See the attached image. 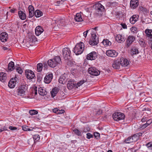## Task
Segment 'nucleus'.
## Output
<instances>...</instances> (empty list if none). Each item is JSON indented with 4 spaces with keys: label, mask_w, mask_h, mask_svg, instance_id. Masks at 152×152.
Wrapping results in <instances>:
<instances>
[{
    "label": "nucleus",
    "mask_w": 152,
    "mask_h": 152,
    "mask_svg": "<svg viewBox=\"0 0 152 152\" xmlns=\"http://www.w3.org/2000/svg\"><path fill=\"white\" fill-rule=\"evenodd\" d=\"M53 78V74L52 73H48L44 79V82L45 83L49 84L52 81Z\"/></svg>",
    "instance_id": "11"
},
{
    "label": "nucleus",
    "mask_w": 152,
    "mask_h": 152,
    "mask_svg": "<svg viewBox=\"0 0 152 152\" xmlns=\"http://www.w3.org/2000/svg\"><path fill=\"white\" fill-rule=\"evenodd\" d=\"M29 38L30 39L29 41L32 42H35L37 41V39L35 36L33 34H30L29 35Z\"/></svg>",
    "instance_id": "30"
},
{
    "label": "nucleus",
    "mask_w": 152,
    "mask_h": 152,
    "mask_svg": "<svg viewBox=\"0 0 152 152\" xmlns=\"http://www.w3.org/2000/svg\"><path fill=\"white\" fill-rule=\"evenodd\" d=\"M22 129L24 131H30L32 130L29 128V127L26 126H22Z\"/></svg>",
    "instance_id": "42"
},
{
    "label": "nucleus",
    "mask_w": 152,
    "mask_h": 152,
    "mask_svg": "<svg viewBox=\"0 0 152 152\" xmlns=\"http://www.w3.org/2000/svg\"><path fill=\"white\" fill-rule=\"evenodd\" d=\"M86 137L88 139H90L91 138H93L94 135L90 133H88L86 134Z\"/></svg>",
    "instance_id": "47"
},
{
    "label": "nucleus",
    "mask_w": 152,
    "mask_h": 152,
    "mask_svg": "<svg viewBox=\"0 0 152 152\" xmlns=\"http://www.w3.org/2000/svg\"><path fill=\"white\" fill-rule=\"evenodd\" d=\"M91 38L89 42V43L91 45H95L97 44L99 40L97 38H96V35L95 32H92L91 33Z\"/></svg>",
    "instance_id": "4"
},
{
    "label": "nucleus",
    "mask_w": 152,
    "mask_h": 152,
    "mask_svg": "<svg viewBox=\"0 0 152 152\" xmlns=\"http://www.w3.org/2000/svg\"><path fill=\"white\" fill-rule=\"evenodd\" d=\"M97 53L95 52H92L87 55V59L88 60H94L97 58Z\"/></svg>",
    "instance_id": "13"
},
{
    "label": "nucleus",
    "mask_w": 152,
    "mask_h": 152,
    "mask_svg": "<svg viewBox=\"0 0 152 152\" xmlns=\"http://www.w3.org/2000/svg\"><path fill=\"white\" fill-rule=\"evenodd\" d=\"M28 9L29 11H34V7L31 5H29L28 7Z\"/></svg>",
    "instance_id": "50"
},
{
    "label": "nucleus",
    "mask_w": 152,
    "mask_h": 152,
    "mask_svg": "<svg viewBox=\"0 0 152 152\" xmlns=\"http://www.w3.org/2000/svg\"><path fill=\"white\" fill-rule=\"evenodd\" d=\"M33 138L34 142L38 141L40 139L39 136L38 134L34 135Z\"/></svg>",
    "instance_id": "38"
},
{
    "label": "nucleus",
    "mask_w": 152,
    "mask_h": 152,
    "mask_svg": "<svg viewBox=\"0 0 152 152\" xmlns=\"http://www.w3.org/2000/svg\"><path fill=\"white\" fill-rule=\"evenodd\" d=\"M146 146L150 149H152V142H150L146 144Z\"/></svg>",
    "instance_id": "44"
},
{
    "label": "nucleus",
    "mask_w": 152,
    "mask_h": 152,
    "mask_svg": "<svg viewBox=\"0 0 152 152\" xmlns=\"http://www.w3.org/2000/svg\"><path fill=\"white\" fill-rule=\"evenodd\" d=\"M29 18H32L34 14V11H29Z\"/></svg>",
    "instance_id": "48"
},
{
    "label": "nucleus",
    "mask_w": 152,
    "mask_h": 152,
    "mask_svg": "<svg viewBox=\"0 0 152 152\" xmlns=\"http://www.w3.org/2000/svg\"><path fill=\"white\" fill-rule=\"evenodd\" d=\"M115 39L118 42L121 43L124 42L125 41V39L124 36L119 34L116 37Z\"/></svg>",
    "instance_id": "21"
},
{
    "label": "nucleus",
    "mask_w": 152,
    "mask_h": 152,
    "mask_svg": "<svg viewBox=\"0 0 152 152\" xmlns=\"http://www.w3.org/2000/svg\"><path fill=\"white\" fill-rule=\"evenodd\" d=\"M89 30H87V31H86L84 32L83 33V36H84L85 37H86L87 35V33L88 32V31H89Z\"/></svg>",
    "instance_id": "58"
},
{
    "label": "nucleus",
    "mask_w": 152,
    "mask_h": 152,
    "mask_svg": "<svg viewBox=\"0 0 152 152\" xmlns=\"http://www.w3.org/2000/svg\"><path fill=\"white\" fill-rule=\"evenodd\" d=\"M38 113L37 111L35 110H31L29 111V113L31 115H34L37 114Z\"/></svg>",
    "instance_id": "41"
},
{
    "label": "nucleus",
    "mask_w": 152,
    "mask_h": 152,
    "mask_svg": "<svg viewBox=\"0 0 152 152\" xmlns=\"http://www.w3.org/2000/svg\"><path fill=\"white\" fill-rule=\"evenodd\" d=\"M121 25L122 27L124 29H126L127 28V26L126 25L125 23H121Z\"/></svg>",
    "instance_id": "55"
},
{
    "label": "nucleus",
    "mask_w": 152,
    "mask_h": 152,
    "mask_svg": "<svg viewBox=\"0 0 152 152\" xmlns=\"http://www.w3.org/2000/svg\"><path fill=\"white\" fill-rule=\"evenodd\" d=\"M139 43L142 47H145V41L143 39H140L139 40Z\"/></svg>",
    "instance_id": "39"
},
{
    "label": "nucleus",
    "mask_w": 152,
    "mask_h": 152,
    "mask_svg": "<svg viewBox=\"0 0 152 152\" xmlns=\"http://www.w3.org/2000/svg\"><path fill=\"white\" fill-rule=\"evenodd\" d=\"M120 65L122 66H127L129 64V61L127 59L124 57H121L120 61Z\"/></svg>",
    "instance_id": "14"
},
{
    "label": "nucleus",
    "mask_w": 152,
    "mask_h": 152,
    "mask_svg": "<svg viewBox=\"0 0 152 152\" xmlns=\"http://www.w3.org/2000/svg\"><path fill=\"white\" fill-rule=\"evenodd\" d=\"M102 43L104 46H110L111 45V42L107 39H104Z\"/></svg>",
    "instance_id": "33"
},
{
    "label": "nucleus",
    "mask_w": 152,
    "mask_h": 152,
    "mask_svg": "<svg viewBox=\"0 0 152 152\" xmlns=\"http://www.w3.org/2000/svg\"><path fill=\"white\" fill-rule=\"evenodd\" d=\"M65 112V111L64 110H58V114H62V113H63Z\"/></svg>",
    "instance_id": "54"
},
{
    "label": "nucleus",
    "mask_w": 152,
    "mask_h": 152,
    "mask_svg": "<svg viewBox=\"0 0 152 152\" xmlns=\"http://www.w3.org/2000/svg\"><path fill=\"white\" fill-rule=\"evenodd\" d=\"M9 128L11 130H15L17 129V128L15 127H13L12 126H10Z\"/></svg>",
    "instance_id": "56"
},
{
    "label": "nucleus",
    "mask_w": 152,
    "mask_h": 152,
    "mask_svg": "<svg viewBox=\"0 0 152 152\" xmlns=\"http://www.w3.org/2000/svg\"><path fill=\"white\" fill-rule=\"evenodd\" d=\"M7 79V74L4 72L0 73V80L3 82H5Z\"/></svg>",
    "instance_id": "25"
},
{
    "label": "nucleus",
    "mask_w": 152,
    "mask_h": 152,
    "mask_svg": "<svg viewBox=\"0 0 152 152\" xmlns=\"http://www.w3.org/2000/svg\"><path fill=\"white\" fill-rule=\"evenodd\" d=\"M43 65L42 64L39 63L37 65V69L38 72H40L42 71V68Z\"/></svg>",
    "instance_id": "35"
},
{
    "label": "nucleus",
    "mask_w": 152,
    "mask_h": 152,
    "mask_svg": "<svg viewBox=\"0 0 152 152\" xmlns=\"http://www.w3.org/2000/svg\"><path fill=\"white\" fill-rule=\"evenodd\" d=\"M135 37L133 36H129L126 39L125 42L126 46L128 48L132 44L135 40Z\"/></svg>",
    "instance_id": "7"
},
{
    "label": "nucleus",
    "mask_w": 152,
    "mask_h": 152,
    "mask_svg": "<svg viewBox=\"0 0 152 152\" xmlns=\"http://www.w3.org/2000/svg\"><path fill=\"white\" fill-rule=\"evenodd\" d=\"M3 49L4 50H9L10 49H9V48H7L6 47H3Z\"/></svg>",
    "instance_id": "64"
},
{
    "label": "nucleus",
    "mask_w": 152,
    "mask_h": 152,
    "mask_svg": "<svg viewBox=\"0 0 152 152\" xmlns=\"http://www.w3.org/2000/svg\"><path fill=\"white\" fill-rule=\"evenodd\" d=\"M120 61L117 60L114 61L112 64V66L115 69H119L120 68Z\"/></svg>",
    "instance_id": "24"
},
{
    "label": "nucleus",
    "mask_w": 152,
    "mask_h": 152,
    "mask_svg": "<svg viewBox=\"0 0 152 152\" xmlns=\"http://www.w3.org/2000/svg\"><path fill=\"white\" fill-rule=\"evenodd\" d=\"M73 131L75 134L79 136H81V132L78 129L75 128Z\"/></svg>",
    "instance_id": "37"
},
{
    "label": "nucleus",
    "mask_w": 152,
    "mask_h": 152,
    "mask_svg": "<svg viewBox=\"0 0 152 152\" xmlns=\"http://www.w3.org/2000/svg\"><path fill=\"white\" fill-rule=\"evenodd\" d=\"M84 82L85 81L84 80H81L78 82L77 84H76V85H77V87H78L80 86L84 83Z\"/></svg>",
    "instance_id": "45"
},
{
    "label": "nucleus",
    "mask_w": 152,
    "mask_h": 152,
    "mask_svg": "<svg viewBox=\"0 0 152 152\" xmlns=\"http://www.w3.org/2000/svg\"><path fill=\"white\" fill-rule=\"evenodd\" d=\"M7 130L6 128L5 127H4L3 128H2L1 129H0V132H1L3 131Z\"/></svg>",
    "instance_id": "62"
},
{
    "label": "nucleus",
    "mask_w": 152,
    "mask_h": 152,
    "mask_svg": "<svg viewBox=\"0 0 152 152\" xmlns=\"http://www.w3.org/2000/svg\"><path fill=\"white\" fill-rule=\"evenodd\" d=\"M106 55L108 56L115 57L117 56L118 53L115 50H109L106 51Z\"/></svg>",
    "instance_id": "12"
},
{
    "label": "nucleus",
    "mask_w": 152,
    "mask_h": 152,
    "mask_svg": "<svg viewBox=\"0 0 152 152\" xmlns=\"http://www.w3.org/2000/svg\"><path fill=\"white\" fill-rule=\"evenodd\" d=\"M139 16L138 15H134L130 18V22L132 24H134L137 21Z\"/></svg>",
    "instance_id": "22"
},
{
    "label": "nucleus",
    "mask_w": 152,
    "mask_h": 152,
    "mask_svg": "<svg viewBox=\"0 0 152 152\" xmlns=\"http://www.w3.org/2000/svg\"><path fill=\"white\" fill-rule=\"evenodd\" d=\"M88 73L91 75L97 76L99 75V70L95 67H90L88 69Z\"/></svg>",
    "instance_id": "9"
},
{
    "label": "nucleus",
    "mask_w": 152,
    "mask_h": 152,
    "mask_svg": "<svg viewBox=\"0 0 152 152\" xmlns=\"http://www.w3.org/2000/svg\"><path fill=\"white\" fill-rule=\"evenodd\" d=\"M59 89L57 87L53 88L51 91V94L52 97H54L58 93Z\"/></svg>",
    "instance_id": "28"
},
{
    "label": "nucleus",
    "mask_w": 152,
    "mask_h": 152,
    "mask_svg": "<svg viewBox=\"0 0 152 152\" xmlns=\"http://www.w3.org/2000/svg\"><path fill=\"white\" fill-rule=\"evenodd\" d=\"M25 75L28 79L31 80L33 78L35 79L36 77L34 72L31 70L26 69L25 70Z\"/></svg>",
    "instance_id": "8"
},
{
    "label": "nucleus",
    "mask_w": 152,
    "mask_h": 152,
    "mask_svg": "<svg viewBox=\"0 0 152 152\" xmlns=\"http://www.w3.org/2000/svg\"><path fill=\"white\" fill-rule=\"evenodd\" d=\"M93 7L97 12H102L104 10V7L101 4L99 3L94 5Z\"/></svg>",
    "instance_id": "10"
},
{
    "label": "nucleus",
    "mask_w": 152,
    "mask_h": 152,
    "mask_svg": "<svg viewBox=\"0 0 152 152\" xmlns=\"http://www.w3.org/2000/svg\"><path fill=\"white\" fill-rule=\"evenodd\" d=\"M61 62V59L59 56H56L54 58L50 59L48 61V65L50 67L54 68L58 64Z\"/></svg>",
    "instance_id": "1"
},
{
    "label": "nucleus",
    "mask_w": 152,
    "mask_h": 152,
    "mask_svg": "<svg viewBox=\"0 0 152 152\" xmlns=\"http://www.w3.org/2000/svg\"><path fill=\"white\" fill-rule=\"evenodd\" d=\"M151 110L148 107L145 108L143 109V110L148 111H150Z\"/></svg>",
    "instance_id": "61"
},
{
    "label": "nucleus",
    "mask_w": 152,
    "mask_h": 152,
    "mask_svg": "<svg viewBox=\"0 0 152 152\" xmlns=\"http://www.w3.org/2000/svg\"><path fill=\"white\" fill-rule=\"evenodd\" d=\"M102 111L100 110H99L97 111L96 113H95V115L96 116H98V115L102 114Z\"/></svg>",
    "instance_id": "49"
},
{
    "label": "nucleus",
    "mask_w": 152,
    "mask_h": 152,
    "mask_svg": "<svg viewBox=\"0 0 152 152\" xmlns=\"http://www.w3.org/2000/svg\"><path fill=\"white\" fill-rule=\"evenodd\" d=\"M44 31L43 28L40 26H37L35 29V33L37 36L39 35Z\"/></svg>",
    "instance_id": "19"
},
{
    "label": "nucleus",
    "mask_w": 152,
    "mask_h": 152,
    "mask_svg": "<svg viewBox=\"0 0 152 152\" xmlns=\"http://www.w3.org/2000/svg\"><path fill=\"white\" fill-rule=\"evenodd\" d=\"M15 68L14 63L12 61H11L8 64V69L10 71H12Z\"/></svg>",
    "instance_id": "29"
},
{
    "label": "nucleus",
    "mask_w": 152,
    "mask_h": 152,
    "mask_svg": "<svg viewBox=\"0 0 152 152\" xmlns=\"http://www.w3.org/2000/svg\"><path fill=\"white\" fill-rule=\"evenodd\" d=\"M33 92H34V93L35 94V96L36 97V95L37 94V87L34 88V91H33Z\"/></svg>",
    "instance_id": "59"
},
{
    "label": "nucleus",
    "mask_w": 152,
    "mask_h": 152,
    "mask_svg": "<svg viewBox=\"0 0 152 152\" xmlns=\"http://www.w3.org/2000/svg\"><path fill=\"white\" fill-rule=\"evenodd\" d=\"M27 88V87L25 85H21L20 86L18 87L17 89L18 95L22 96L23 95L25 94Z\"/></svg>",
    "instance_id": "6"
},
{
    "label": "nucleus",
    "mask_w": 152,
    "mask_h": 152,
    "mask_svg": "<svg viewBox=\"0 0 152 152\" xmlns=\"http://www.w3.org/2000/svg\"><path fill=\"white\" fill-rule=\"evenodd\" d=\"M83 46H84L83 43L80 42L79 43L77 44L75 46L73 52L76 55L81 54L83 52L84 49V47Z\"/></svg>",
    "instance_id": "2"
},
{
    "label": "nucleus",
    "mask_w": 152,
    "mask_h": 152,
    "mask_svg": "<svg viewBox=\"0 0 152 152\" xmlns=\"http://www.w3.org/2000/svg\"><path fill=\"white\" fill-rule=\"evenodd\" d=\"M58 81L60 83L65 84L67 81L66 75L63 74L61 75Z\"/></svg>",
    "instance_id": "20"
},
{
    "label": "nucleus",
    "mask_w": 152,
    "mask_h": 152,
    "mask_svg": "<svg viewBox=\"0 0 152 152\" xmlns=\"http://www.w3.org/2000/svg\"><path fill=\"white\" fill-rule=\"evenodd\" d=\"M136 28L135 27H132L131 28V31L132 32H133L134 33H135L136 32Z\"/></svg>",
    "instance_id": "60"
},
{
    "label": "nucleus",
    "mask_w": 152,
    "mask_h": 152,
    "mask_svg": "<svg viewBox=\"0 0 152 152\" xmlns=\"http://www.w3.org/2000/svg\"><path fill=\"white\" fill-rule=\"evenodd\" d=\"M18 15L19 18L22 20H24L26 18V14L21 10L18 11Z\"/></svg>",
    "instance_id": "26"
},
{
    "label": "nucleus",
    "mask_w": 152,
    "mask_h": 152,
    "mask_svg": "<svg viewBox=\"0 0 152 152\" xmlns=\"http://www.w3.org/2000/svg\"><path fill=\"white\" fill-rule=\"evenodd\" d=\"M148 120V118L144 116L141 120V121L142 122H145Z\"/></svg>",
    "instance_id": "52"
},
{
    "label": "nucleus",
    "mask_w": 152,
    "mask_h": 152,
    "mask_svg": "<svg viewBox=\"0 0 152 152\" xmlns=\"http://www.w3.org/2000/svg\"><path fill=\"white\" fill-rule=\"evenodd\" d=\"M131 137L132 138H133V140L134 142H135L139 139L138 137L137 136V135H136L135 134H133Z\"/></svg>",
    "instance_id": "43"
},
{
    "label": "nucleus",
    "mask_w": 152,
    "mask_h": 152,
    "mask_svg": "<svg viewBox=\"0 0 152 152\" xmlns=\"http://www.w3.org/2000/svg\"><path fill=\"white\" fill-rule=\"evenodd\" d=\"M74 19L76 21L80 22L83 21L81 14L80 13H77L75 15Z\"/></svg>",
    "instance_id": "27"
},
{
    "label": "nucleus",
    "mask_w": 152,
    "mask_h": 152,
    "mask_svg": "<svg viewBox=\"0 0 152 152\" xmlns=\"http://www.w3.org/2000/svg\"><path fill=\"white\" fill-rule=\"evenodd\" d=\"M139 5L138 0H131L130 2V7L134 9L137 7Z\"/></svg>",
    "instance_id": "17"
},
{
    "label": "nucleus",
    "mask_w": 152,
    "mask_h": 152,
    "mask_svg": "<svg viewBox=\"0 0 152 152\" xmlns=\"http://www.w3.org/2000/svg\"><path fill=\"white\" fill-rule=\"evenodd\" d=\"M17 77H15L14 78H12L9 82L8 86L10 88H14L16 83Z\"/></svg>",
    "instance_id": "16"
},
{
    "label": "nucleus",
    "mask_w": 152,
    "mask_h": 152,
    "mask_svg": "<svg viewBox=\"0 0 152 152\" xmlns=\"http://www.w3.org/2000/svg\"><path fill=\"white\" fill-rule=\"evenodd\" d=\"M152 123V120H151V122L149 123L146 122L145 124H144L141 125L140 126V128L142 129H145L146 127H147L148 125H150Z\"/></svg>",
    "instance_id": "36"
},
{
    "label": "nucleus",
    "mask_w": 152,
    "mask_h": 152,
    "mask_svg": "<svg viewBox=\"0 0 152 152\" xmlns=\"http://www.w3.org/2000/svg\"><path fill=\"white\" fill-rule=\"evenodd\" d=\"M113 117L114 120L118 121L120 120H124L125 118V116L122 113L115 112L113 114Z\"/></svg>",
    "instance_id": "5"
},
{
    "label": "nucleus",
    "mask_w": 152,
    "mask_h": 152,
    "mask_svg": "<svg viewBox=\"0 0 152 152\" xmlns=\"http://www.w3.org/2000/svg\"><path fill=\"white\" fill-rule=\"evenodd\" d=\"M130 51V54L132 56L136 55L138 54L139 53L138 48L135 47H132Z\"/></svg>",
    "instance_id": "23"
},
{
    "label": "nucleus",
    "mask_w": 152,
    "mask_h": 152,
    "mask_svg": "<svg viewBox=\"0 0 152 152\" xmlns=\"http://www.w3.org/2000/svg\"><path fill=\"white\" fill-rule=\"evenodd\" d=\"M17 10V9H11L10 10V12H11L12 13H14L15 12V11H16Z\"/></svg>",
    "instance_id": "63"
},
{
    "label": "nucleus",
    "mask_w": 152,
    "mask_h": 152,
    "mask_svg": "<svg viewBox=\"0 0 152 152\" xmlns=\"http://www.w3.org/2000/svg\"><path fill=\"white\" fill-rule=\"evenodd\" d=\"M58 110L57 108H55L53 110V112L58 114Z\"/></svg>",
    "instance_id": "57"
},
{
    "label": "nucleus",
    "mask_w": 152,
    "mask_h": 152,
    "mask_svg": "<svg viewBox=\"0 0 152 152\" xmlns=\"http://www.w3.org/2000/svg\"><path fill=\"white\" fill-rule=\"evenodd\" d=\"M135 134L137 135V136L138 137L139 139L140 137L142 136V134L141 132H138L136 133Z\"/></svg>",
    "instance_id": "53"
},
{
    "label": "nucleus",
    "mask_w": 152,
    "mask_h": 152,
    "mask_svg": "<svg viewBox=\"0 0 152 152\" xmlns=\"http://www.w3.org/2000/svg\"><path fill=\"white\" fill-rule=\"evenodd\" d=\"M39 93L42 96H44L46 95L47 94V92L44 90L41 87H40L39 88Z\"/></svg>",
    "instance_id": "31"
},
{
    "label": "nucleus",
    "mask_w": 152,
    "mask_h": 152,
    "mask_svg": "<svg viewBox=\"0 0 152 152\" xmlns=\"http://www.w3.org/2000/svg\"><path fill=\"white\" fill-rule=\"evenodd\" d=\"M140 9L144 14L147 13L148 12V10L145 8L142 7Z\"/></svg>",
    "instance_id": "51"
},
{
    "label": "nucleus",
    "mask_w": 152,
    "mask_h": 152,
    "mask_svg": "<svg viewBox=\"0 0 152 152\" xmlns=\"http://www.w3.org/2000/svg\"><path fill=\"white\" fill-rule=\"evenodd\" d=\"M42 12L39 10H37L34 12V15L37 18H39L42 15Z\"/></svg>",
    "instance_id": "32"
},
{
    "label": "nucleus",
    "mask_w": 152,
    "mask_h": 152,
    "mask_svg": "<svg viewBox=\"0 0 152 152\" xmlns=\"http://www.w3.org/2000/svg\"><path fill=\"white\" fill-rule=\"evenodd\" d=\"M8 34L5 32H3L0 34V40L3 42H5L7 41Z\"/></svg>",
    "instance_id": "18"
},
{
    "label": "nucleus",
    "mask_w": 152,
    "mask_h": 152,
    "mask_svg": "<svg viewBox=\"0 0 152 152\" xmlns=\"http://www.w3.org/2000/svg\"><path fill=\"white\" fill-rule=\"evenodd\" d=\"M16 71L20 74H21L23 72V70L20 67L17 66L15 67Z\"/></svg>",
    "instance_id": "40"
},
{
    "label": "nucleus",
    "mask_w": 152,
    "mask_h": 152,
    "mask_svg": "<svg viewBox=\"0 0 152 152\" xmlns=\"http://www.w3.org/2000/svg\"><path fill=\"white\" fill-rule=\"evenodd\" d=\"M125 142L127 143H129L134 142L133 138H132L131 137H129L126 139L125 140Z\"/></svg>",
    "instance_id": "34"
},
{
    "label": "nucleus",
    "mask_w": 152,
    "mask_h": 152,
    "mask_svg": "<svg viewBox=\"0 0 152 152\" xmlns=\"http://www.w3.org/2000/svg\"><path fill=\"white\" fill-rule=\"evenodd\" d=\"M67 86L69 90H71L74 88H77L76 82L73 80L68 81V83L67 84Z\"/></svg>",
    "instance_id": "15"
},
{
    "label": "nucleus",
    "mask_w": 152,
    "mask_h": 152,
    "mask_svg": "<svg viewBox=\"0 0 152 152\" xmlns=\"http://www.w3.org/2000/svg\"><path fill=\"white\" fill-rule=\"evenodd\" d=\"M96 139H99L100 138V134L97 132H95L94 133V135Z\"/></svg>",
    "instance_id": "46"
},
{
    "label": "nucleus",
    "mask_w": 152,
    "mask_h": 152,
    "mask_svg": "<svg viewBox=\"0 0 152 152\" xmlns=\"http://www.w3.org/2000/svg\"><path fill=\"white\" fill-rule=\"evenodd\" d=\"M62 53L64 58L65 60H68L71 58V51L69 48H64L63 49Z\"/></svg>",
    "instance_id": "3"
}]
</instances>
